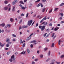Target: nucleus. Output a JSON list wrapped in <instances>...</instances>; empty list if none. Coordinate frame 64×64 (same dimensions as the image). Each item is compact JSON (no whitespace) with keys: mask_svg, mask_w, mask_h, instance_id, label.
I'll use <instances>...</instances> for the list:
<instances>
[{"mask_svg":"<svg viewBox=\"0 0 64 64\" xmlns=\"http://www.w3.org/2000/svg\"><path fill=\"white\" fill-rule=\"evenodd\" d=\"M14 57L15 56L14 55V54H13L12 56L11 57V58L9 60V61H10L11 62H12L13 61V60L12 59H13L14 58Z\"/></svg>","mask_w":64,"mask_h":64,"instance_id":"obj_1","label":"nucleus"},{"mask_svg":"<svg viewBox=\"0 0 64 64\" xmlns=\"http://www.w3.org/2000/svg\"><path fill=\"white\" fill-rule=\"evenodd\" d=\"M32 20H30L28 21V24L29 26H30L31 24H32Z\"/></svg>","mask_w":64,"mask_h":64,"instance_id":"obj_2","label":"nucleus"},{"mask_svg":"<svg viewBox=\"0 0 64 64\" xmlns=\"http://www.w3.org/2000/svg\"><path fill=\"white\" fill-rule=\"evenodd\" d=\"M45 29V26H43L41 29V31H44V30Z\"/></svg>","mask_w":64,"mask_h":64,"instance_id":"obj_3","label":"nucleus"},{"mask_svg":"<svg viewBox=\"0 0 64 64\" xmlns=\"http://www.w3.org/2000/svg\"><path fill=\"white\" fill-rule=\"evenodd\" d=\"M36 42V40H34L30 42V43H34V44H35V45H36V44H37V43L36 42Z\"/></svg>","mask_w":64,"mask_h":64,"instance_id":"obj_4","label":"nucleus"},{"mask_svg":"<svg viewBox=\"0 0 64 64\" xmlns=\"http://www.w3.org/2000/svg\"><path fill=\"white\" fill-rule=\"evenodd\" d=\"M47 24H48V22H46L45 23V22H44L42 24H44V26H46V25H47Z\"/></svg>","mask_w":64,"mask_h":64,"instance_id":"obj_5","label":"nucleus"},{"mask_svg":"<svg viewBox=\"0 0 64 64\" xmlns=\"http://www.w3.org/2000/svg\"><path fill=\"white\" fill-rule=\"evenodd\" d=\"M8 9V8L6 6H5L4 8V10H7Z\"/></svg>","mask_w":64,"mask_h":64,"instance_id":"obj_6","label":"nucleus"},{"mask_svg":"<svg viewBox=\"0 0 64 64\" xmlns=\"http://www.w3.org/2000/svg\"><path fill=\"white\" fill-rule=\"evenodd\" d=\"M7 27H8V28H9L10 27V25H9V24H8L7 25V26H6L4 27L5 29H6V28H7Z\"/></svg>","mask_w":64,"mask_h":64,"instance_id":"obj_7","label":"nucleus"},{"mask_svg":"<svg viewBox=\"0 0 64 64\" xmlns=\"http://www.w3.org/2000/svg\"><path fill=\"white\" fill-rule=\"evenodd\" d=\"M15 7L14 6H13L12 8V12H14L15 11Z\"/></svg>","mask_w":64,"mask_h":64,"instance_id":"obj_8","label":"nucleus"},{"mask_svg":"<svg viewBox=\"0 0 64 64\" xmlns=\"http://www.w3.org/2000/svg\"><path fill=\"white\" fill-rule=\"evenodd\" d=\"M0 26H2V27H4L5 26V24L4 23H3L2 24H1L0 25Z\"/></svg>","mask_w":64,"mask_h":64,"instance_id":"obj_9","label":"nucleus"},{"mask_svg":"<svg viewBox=\"0 0 64 64\" xmlns=\"http://www.w3.org/2000/svg\"><path fill=\"white\" fill-rule=\"evenodd\" d=\"M10 7H11V6H10V4H9L8 6V7H9L10 8L8 9V10L9 11L10 10H11V8H10Z\"/></svg>","mask_w":64,"mask_h":64,"instance_id":"obj_10","label":"nucleus"},{"mask_svg":"<svg viewBox=\"0 0 64 64\" xmlns=\"http://www.w3.org/2000/svg\"><path fill=\"white\" fill-rule=\"evenodd\" d=\"M28 27V26H22V28L23 29H24V28H27Z\"/></svg>","mask_w":64,"mask_h":64,"instance_id":"obj_11","label":"nucleus"},{"mask_svg":"<svg viewBox=\"0 0 64 64\" xmlns=\"http://www.w3.org/2000/svg\"><path fill=\"white\" fill-rule=\"evenodd\" d=\"M10 21L11 22H13L14 21V20L12 18H10Z\"/></svg>","mask_w":64,"mask_h":64,"instance_id":"obj_12","label":"nucleus"},{"mask_svg":"<svg viewBox=\"0 0 64 64\" xmlns=\"http://www.w3.org/2000/svg\"><path fill=\"white\" fill-rule=\"evenodd\" d=\"M62 41L60 40H59V41L58 42V45H60V42H62Z\"/></svg>","mask_w":64,"mask_h":64,"instance_id":"obj_13","label":"nucleus"},{"mask_svg":"<svg viewBox=\"0 0 64 64\" xmlns=\"http://www.w3.org/2000/svg\"><path fill=\"white\" fill-rule=\"evenodd\" d=\"M60 14L61 17H63V14L62 12L60 13Z\"/></svg>","mask_w":64,"mask_h":64,"instance_id":"obj_14","label":"nucleus"},{"mask_svg":"<svg viewBox=\"0 0 64 64\" xmlns=\"http://www.w3.org/2000/svg\"><path fill=\"white\" fill-rule=\"evenodd\" d=\"M4 44H2L1 43H0V46H2V47H3Z\"/></svg>","mask_w":64,"mask_h":64,"instance_id":"obj_15","label":"nucleus"},{"mask_svg":"<svg viewBox=\"0 0 64 64\" xmlns=\"http://www.w3.org/2000/svg\"><path fill=\"white\" fill-rule=\"evenodd\" d=\"M59 29V28H55V29L54 30V31H57L58 30V29Z\"/></svg>","mask_w":64,"mask_h":64,"instance_id":"obj_16","label":"nucleus"},{"mask_svg":"<svg viewBox=\"0 0 64 64\" xmlns=\"http://www.w3.org/2000/svg\"><path fill=\"white\" fill-rule=\"evenodd\" d=\"M6 42H9V41H10V39H7V40H6Z\"/></svg>","mask_w":64,"mask_h":64,"instance_id":"obj_17","label":"nucleus"},{"mask_svg":"<svg viewBox=\"0 0 64 64\" xmlns=\"http://www.w3.org/2000/svg\"><path fill=\"white\" fill-rule=\"evenodd\" d=\"M27 51L28 54H29V53H30V50H29V49H28V48H27Z\"/></svg>","mask_w":64,"mask_h":64,"instance_id":"obj_18","label":"nucleus"},{"mask_svg":"<svg viewBox=\"0 0 64 64\" xmlns=\"http://www.w3.org/2000/svg\"><path fill=\"white\" fill-rule=\"evenodd\" d=\"M46 17H47V16H45L43 18V20H46L47 19V18H46Z\"/></svg>","mask_w":64,"mask_h":64,"instance_id":"obj_19","label":"nucleus"},{"mask_svg":"<svg viewBox=\"0 0 64 64\" xmlns=\"http://www.w3.org/2000/svg\"><path fill=\"white\" fill-rule=\"evenodd\" d=\"M52 47H54V43H53L51 46Z\"/></svg>","mask_w":64,"mask_h":64,"instance_id":"obj_20","label":"nucleus"},{"mask_svg":"<svg viewBox=\"0 0 64 64\" xmlns=\"http://www.w3.org/2000/svg\"><path fill=\"white\" fill-rule=\"evenodd\" d=\"M22 22V20H20V22H19V24H21V23Z\"/></svg>","mask_w":64,"mask_h":64,"instance_id":"obj_21","label":"nucleus"},{"mask_svg":"<svg viewBox=\"0 0 64 64\" xmlns=\"http://www.w3.org/2000/svg\"><path fill=\"white\" fill-rule=\"evenodd\" d=\"M20 4H24V2H22V1H20Z\"/></svg>","mask_w":64,"mask_h":64,"instance_id":"obj_22","label":"nucleus"},{"mask_svg":"<svg viewBox=\"0 0 64 64\" xmlns=\"http://www.w3.org/2000/svg\"><path fill=\"white\" fill-rule=\"evenodd\" d=\"M22 9H24H24H25V7H24V6H22Z\"/></svg>","mask_w":64,"mask_h":64,"instance_id":"obj_23","label":"nucleus"},{"mask_svg":"<svg viewBox=\"0 0 64 64\" xmlns=\"http://www.w3.org/2000/svg\"><path fill=\"white\" fill-rule=\"evenodd\" d=\"M15 3H16V2L14 1L12 2V4H13V5H15Z\"/></svg>","mask_w":64,"mask_h":64,"instance_id":"obj_24","label":"nucleus"},{"mask_svg":"<svg viewBox=\"0 0 64 64\" xmlns=\"http://www.w3.org/2000/svg\"><path fill=\"white\" fill-rule=\"evenodd\" d=\"M20 43L21 44L22 43H23V42H22V40H20Z\"/></svg>","mask_w":64,"mask_h":64,"instance_id":"obj_25","label":"nucleus"},{"mask_svg":"<svg viewBox=\"0 0 64 64\" xmlns=\"http://www.w3.org/2000/svg\"><path fill=\"white\" fill-rule=\"evenodd\" d=\"M4 3L5 4H8V1L7 0H5L4 2Z\"/></svg>","mask_w":64,"mask_h":64,"instance_id":"obj_26","label":"nucleus"},{"mask_svg":"<svg viewBox=\"0 0 64 64\" xmlns=\"http://www.w3.org/2000/svg\"><path fill=\"white\" fill-rule=\"evenodd\" d=\"M14 1L16 3L18 2V0H15Z\"/></svg>","mask_w":64,"mask_h":64,"instance_id":"obj_27","label":"nucleus"},{"mask_svg":"<svg viewBox=\"0 0 64 64\" xmlns=\"http://www.w3.org/2000/svg\"><path fill=\"white\" fill-rule=\"evenodd\" d=\"M63 57H64V54H63L60 56L61 58H63Z\"/></svg>","mask_w":64,"mask_h":64,"instance_id":"obj_28","label":"nucleus"},{"mask_svg":"<svg viewBox=\"0 0 64 64\" xmlns=\"http://www.w3.org/2000/svg\"><path fill=\"white\" fill-rule=\"evenodd\" d=\"M64 5V3H62V4L60 5V6H63V5Z\"/></svg>","mask_w":64,"mask_h":64,"instance_id":"obj_29","label":"nucleus"},{"mask_svg":"<svg viewBox=\"0 0 64 64\" xmlns=\"http://www.w3.org/2000/svg\"><path fill=\"white\" fill-rule=\"evenodd\" d=\"M40 6L41 7H43V4L42 3H40Z\"/></svg>","mask_w":64,"mask_h":64,"instance_id":"obj_30","label":"nucleus"},{"mask_svg":"<svg viewBox=\"0 0 64 64\" xmlns=\"http://www.w3.org/2000/svg\"><path fill=\"white\" fill-rule=\"evenodd\" d=\"M25 16V15L24 14H20V16Z\"/></svg>","mask_w":64,"mask_h":64,"instance_id":"obj_31","label":"nucleus"},{"mask_svg":"<svg viewBox=\"0 0 64 64\" xmlns=\"http://www.w3.org/2000/svg\"><path fill=\"white\" fill-rule=\"evenodd\" d=\"M12 43V42H8V44H11Z\"/></svg>","mask_w":64,"mask_h":64,"instance_id":"obj_32","label":"nucleus"},{"mask_svg":"<svg viewBox=\"0 0 64 64\" xmlns=\"http://www.w3.org/2000/svg\"><path fill=\"white\" fill-rule=\"evenodd\" d=\"M40 4H40V3L38 4L36 6L37 7H39V6H40Z\"/></svg>","mask_w":64,"mask_h":64,"instance_id":"obj_33","label":"nucleus"},{"mask_svg":"<svg viewBox=\"0 0 64 64\" xmlns=\"http://www.w3.org/2000/svg\"><path fill=\"white\" fill-rule=\"evenodd\" d=\"M50 55V51H49L48 52V55L49 56Z\"/></svg>","mask_w":64,"mask_h":64,"instance_id":"obj_34","label":"nucleus"},{"mask_svg":"<svg viewBox=\"0 0 64 64\" xmlns=\"http://www.w3.org/2000/svg\"><path fill=\"white\" fill-rule=\"evenodd\" d=\"M47 34V33H46L45 34H44L43 36L44 37H45V36H46V34Z\"/></svg>","mask_w":64,"mask_h":64,"instance_id":"obj_35","label":"nucleus"},{"mask_svg":"<svg viewBox=\"0 0 64 64\" xmlns=\"http://www.w3.org/2000/svg\"><path fill=\"white\" fill-rule=\"evenodd\" d=\"M58 8H56L54 9V11H57V10L58 9Z\"/></svg>","mask_w":64,"mask_h":64,"instance_id":"obj_36","label":"nucleus"},{"mask_svg":"<svg viewBox=\"0 0 64 64\" xmlns=\"http://www.w3.org/2000/svg\"><path fill=\"white\" fill-rule=\"evenodd\" d=\"M40 1V0H38L35 2V3H38V2H39Z\"/></svg>","mask_w":64,"mask_h":64,"instance_id":"obj_37","label":"nucleus"},{"mask_svg":"<svg viewBox=\"0 0 64 64\" xmlns=\"http://www.w3.org/2000/svg\"><path fill=\"white\" fill-rule=\"evenodd\" d=\"M40 57L42 58H43V55H40Z\"/></svg>","mask_w":64,"mask_h":64,"instance_id":"obj_38","label":"nucleus"},{"mask_svg":"<svg viewBox=\"0 0 64 64\" xmlns=\"http://www.w3.org/2000/svg\"><path fill=\"white\" fill-rule=\"evenodd\" d=\"M12 36H13V37H16V36L15 35H14V34H12Z\"/></svg>","mask_w":64,"mask_h":64,"instance_id":"obj_39","label":"nucleus"},{"mask_svg":"<svg viewBox=\"0 0 64 64\" xmlns=\"http://www.w3.org/2000/svg\"><path fill=\"white\" fill-rule=\"evenodd\" d=\"M38 25H39V24H38V23H37L36 24V27H37L38 26Z\"/></svg>","mask_w":64,"mask_h":64,"instance_id":"obj_40","label":"nucleus"},{"mask_svg":"<svg viewBox=\"0 0 64 64\" xmlns=\"http://www.w3.org/2000/svg\"><path fill=\"white\" fill-rule=\"evenodd\" d=\"M49 26H52V24L51 23H50V24L49 25Z\"/></svg>","mask_w":64,"mask_h":64,"instance_id":"obj_41","label":"nucleus"},{"mask_svg":"<svg viewBox=\"0 0 64 64\" xmlns=\"http://www.w3.org/2000/svg\"><path fill=\"white\" fill-rule=\"evenodd\" d=\"M56 64H60V62H56Z\"/></svg>","mask_w":64,"mask_h":64,"instance_id":"obj_42","label":"nucleus"},{"mask_svg":"<svg viewBox=\"0 0 64 64\" xmlns=\"http://www.w3.org/2000/svg\"><path fill=\"white\" fill-rule=\"evenodd\" d=\"M44 21V20H43V19H42V20H41V21H40V23H41L42 22H43Z\"/></svg>","mask_w":64,"mask_h":64,"instance_id":"obj_43","label":"nucleus"},{"mask_svg":"<svg viewBox=\"0 0 64 64\" xmlns=\"http://www.w3.org/2000/svg\"><path fill=\"white\" fill-rule=\"evenodd\" d=\"M52 12V9H51V10L49 12V13H51V12Z\"/></svg>","mask_w":64,"mask_h":64,"instance_id":"obj_44","label":"nucleus"},{"mask_svg":"<svg viewBox=\"0 0 64 64\" xmlns=\"http://www.w3.org/2000/svg\"><path fill=\"white\" fill-rule=\"evenodd\" d=\"M42 12H44V11H45V8H44L42 9Z\"/></svg>","mask_w":64,"mask_h":64,"instance_id":"obj_45","label":"nucleus"},{"mask_svg":"<svg viewBox=\"0 0 64 64\" xmlns=\"http://www.w3.org/2000/svg\"><path fill=\"white\" fill-rule=\"evenodd\" d=\"M30 46L31 48H32L33 47V45L32 44H31Z\"/></svg>","mask_w":64,"mask_h":64,"instance_id":"obj_46","label":"nucleus"},{"mask_svg":"<svg viewBox=\"0 0 64 64\" xmlns=\"http://www.w3.org/2000/svg\"><path fill=\"white\" fill-rule=\"evenodd\" d=\"M49 36V34H48L46 36V38H47V37H48Z\"/></svg>","mask_w":64,"mask_h":64,"instance_id":"obj_47","label":"nucleus"},{"mask_svg":"<svg viewBox=\"0 0 64 64\" xmlns=\"http://www.w3.org/2000/svg\"><path fill=\"white\" fill-rule=\"evenodd\" d=\"M25 43H24L22 45V47H25Z\"/></svg>","mask_w":64,"mask_h":64,"instance_id":"obj_48","label":"nucleus"},{"mask_svg":"<svg viewBox=\"0 0 64 64\" xmlns=\"http://www.w3.org/2000/svg\"><path fill=\"white\" fill-rule=\"evenodd\" d=\"M10 52H8L6 54H7V55H9V54H10Z\"/></svg>","mask_w":64,"mask_h":64,"instance_id":"obj_49","label":"nucleus"},{"mask_svg":"<svg viewBox=\"0 0 64 64\" xmlns=\"http://www.w3.org/2000/svg\"><path fill=\"white\" fill-rule=\"evenodd\" d=\"M46 31L47 32H49V28H48L46 30Z\"/></svg>","mask_w":64,"mask_h":64,"instance_id":"obj_50","label":"nucleus"},{"mask_svg":"<svg viewBox=\"0 0 64 64\" xmlns=\"http://www.w3.org/2000/svg\"><path fill=\"white\" fill-rule=\"evenodd\" d=\"M50 60V58L46 60V62H48V61H49V60Z\"/></svg>","mask_w":64,"mask_h":64,"instance_id":"obj_51","label":"nucleus"},{"mask_svg":"<svg viewBox=\"0 0 64 64\" xmlns=\"http://www.w3.org/2000/svg\"><path fill=\"white\" fill-rule=\"evenodd\" d=\"M38 58L35 59L34 60L35 61H38Z\"/></svg>","mask_w":64,"mask_h":64,"instance_id":"obj_52","label":"nucleus"},{"mask_svg":"<svg viewBox=\"0 0 64 64\" xmlns=\"http://www.w3.org/2000/svg\"><path fill=\"white\" fill-rule=\"evenodd\" d=\"M39 28H40V29H41V28H42V26H39Z\"/></svg>","mask_w":64,"mask_h":64,"instance_id":"obj_53","label":"nucleus"},{"mask_svg":"<svg viewBox=\"0 0 64 64\" xmlns=\"http://www.w3.org/2000/svg\"><path fill=\"white\" fill-rule=\"evenodd\" d=\"M28 15H29V13H28L26 14V17L27 18L28 17Z\"/></svg>","mask_w":64,"mask_h":64,"instance_id":"obj_54","label":"nucleus"},{"mask_svg":"<svg viewBox=\"0 0 64 64\" xmlns=\"http://www.w3.org/2000/svg\"><path fill=\"white\" fill-rule=\"evenodd\" d=\"M32 64H35V63L34 62H32Z\"/></svg>","mask_w":64,"mask_h":64,"instance_id":"obj_55","label":"nucleus"},{"mask_svg":"<svg viewBox=\"0 0 64 64\" xmlns=\"http://www.w3.org/2000/svg\"><path fill=\"white\" fill-rule=\"evenodd\" d=\"M64 23V21H62L61 22V23L62 24L63 23Z\"/></svg>","mask_w":64,"mask_h":64,"instance_id":"obj_56","label":"nucleus"},{"mask_svg":"<svg viewBox=\"0 0 64 64\" xmlns=\"http://www.w3.org/2000/svg\"><path fill=\"white\" fill-rule=\"evenodd\" d=\"M47 49H48V48H44V50H45V51H46V50H47Z\"/></svg>","mask_w":64,"mask_h":64,"instance_id":"obj_57","label":"nucleus"},{"mask_svg":"<svg viewBox=\"0 0 64 64\" xmlns=\"http://www.w3.org/2000/svg\"><path fill=\"white\" fill-rule=\"evenodd\" d=\"M9 44H6V47H9Z\"/></svg>","mask_w":64,"mask_h":64,"instance_id":"obj_58","label":"nucleus"},{"mask_svg":"<svg viewBox=\"0 0 64 64\" xmlns=\"http://www.w3.org/2000/svg\"><path fill=\"white\" fill-rule=\"evenodd\" d=\"M57 36L56 35L54 36V39H55V38H56V37Z\"/></svg>","mask_w":64,"mask_h":64,"instance_id":"obj_59","label":"nucleus"},{"mask_svg":"<svg viewBox=\"0 0 64 64\" xmlns=\"http://www.w3.org/2000/svg\"><path fill=\"white\" fill-rule=\"evenodd\" d=\"M34 23H35V22L34 21V22L32 23V26H33V24H34Z\"/></svg>","mask_w":64,"mask_h":64,"instance_id":"obj_60","label":"nucleus"},{"mask_svg":"<svg viewBox=\"0 0 64 64\" xmlns=\"http://www.w3.org/2000/svg\"><path fill=\"white\" fill-rule=\"evenodd\" d=\"M54 35H55V33H53L52 34V37H53V36H54Z\"/></svg>","mask_w":64,"mask_h":64,"instance_id":"obj_61","label":"nucleus"},{"mask_svg":"<svg viewBox=\"0 0 64 64\" xmlns=\"http://www.w3.org/2000/svg\"><path fill=\"white\" fill-rule=\"evenodd\" d=\"M27 0H24V3H26V2H27Z\"/></svg>","mask_w":64,"mask_h":64,"instance_id":"obj_62","label":"nucleus"},{"mask_svg":"<svg viewBox=\"0 0 64 64\" xmlns=\"http://www.w3.org/2000/svg\"><path fill=\"white\" fill-rule=\"evenodd\" d=\"M22 29V27L21 26H20L19 28V30H20Z\"/></svg>","mask_w":64,"mask_h":64,"instance_id":"obj_63","label":"nucleus"},{"mask_svg":"<svg viewBox=\"0 0 64 64\" xmlns=\"http://www.w3.org/2000/svg\"><path fill=\"white\" fill-rule=\"evenodd\" d=\"M46 42H49V40H46Z\"/></svg>","mask_w":64,"mask_h":64,"instance_id":"obj_64","label":"nucleus"}]
</instances>
